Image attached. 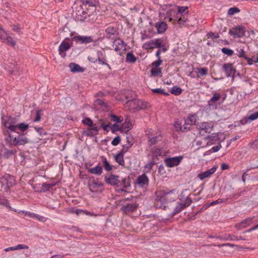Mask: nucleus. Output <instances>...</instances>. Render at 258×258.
Instances as JSON below:
<instances>
[{"mask_svg": "<svg viewBox=\"0 0 258 258\" xmlns=\"http://www.w3.org/2000/svg\"><path fill=\"white\" fill-rule=\"evenodd\" d=\"M120 137L119 136H117L114 138L111 142V144L113 146H117L120 142Z\"/></svg>", "mask_w": 258, "mask_h": 258, "instance_id": "56", "label": "nucleus"}, {"mask_svg": "<svg viewBox=\"0 0 258 258\" xmlns=\"http://www.w3.org/2000/svg\"><path fill=\"white\" fill-rule=\"evenodd\" d=\"M88 171L90 173L92 174L101 175L102 172V168L100 166H97L95 167L89 169Z\"/></svg>", "mask_w": 258, "mask_h": 258, "instance_id": "30", "label": "nucleus"}, {"mask_svg": "<svg viewBox=\"0 0 258 258\" xmlns=\"http://www.w3.org/2000/svg\"><path fill=\"white\" fill-rule=\"evenodd\" d=\"M257 118H258V111L251 114L248 117V119L251 120H253Z\"/></svg>", "mask_w": 258, "mask_h": 258, "instance_id": "61", "label": "nucleus"}, {"mask_svg": "<svg viewBox=\"0 0 258 258\" xmlns=\"http://www.w3.org/2000/svg\"><path fill=\"white\" fill-rule=\"evenodd\" d=\"M54 185L55 184L43 183L42 184V189L41 191H47L49 190L50 188L53 187Z\"/></svg>", "mask_w": 258, "mask_h": 258, "instance_id": "35", "label": "nucleus"}, {"mask_svg": "<svg viewBox=\"0 0 258 258\" xmlns=\"http://www.w3.org/2000/svg\"><path fill=\"white\" fill-rule=\"evenodd\" d=\"M0 205H5L6 207L11 208L9 205L8 201L4 197L0 196Z\"/></svg>", "mask_w": 258, "mask_h": 258, "instance_id": "48", "label": "nucleus"}, {"mask_svg": "<svg viewBox=\"0 0 258 258\" xmlns=\"http://www.w3.org/2000/svg\"><path fill=\"white\" fill-rule=\"evenodd\" d=\"M103 162L104 167L106 170L111 171L112 169V166L109 163L105 158L103 159Z\"/></svg>", "mask_w": 258, "mask_h": 258, "instance_id": "39", "label": "nucleus"}, {"mask_svg": "<svg viewBox=\"0 0 258 258\" xmlns=\"http://www.w3.org/2000/svg\"><path fill=\"white\" fill-rule=\"evenodd\" d=\"M35 129L36 130L37 132L41 136L46 135L47 134L44 130L42 127H35Z\"/></svg>", "mask_w": 258, "mask_h": 258, "instance_id": "57", "label": "nucleus"}, {"mask_svg": "<svg viewBox=\"0 0 258 258\" xmlns=\"http://www.w3.org/2000/svg\"><path fill=\"white\" fill-rule=\"evenodd\" d=\"M72 40L76 42L87 44L93 41V38L91 36H76L72 38Z\"/></svg>", "mask_w": 258, "mask_h": 258, "instance_id": "12", "label": "nucleus"}, {"mask_svg": "<svg viewBox=\"0 0 258 258\" xmlns=\"http://www.w3.org/2000/svg\"><path fill=\"white\" fill-rule=\"evenodd\" d=\"M222 146L220 144V143H219L218 145L215 147H213L210 150H209L208 152H207V154H209L211 153H214L218 151L221 148Z\"/></svg>", "mask_w": 258, "mask_h": 258, "instance_id": "46", "label": "nucleus"}, {"mask_svg": "<svg viewBox=\"0 0 258 258\" xmlns=\"http://www.w3.org/2000/svg\"><path fill=\"white\" fill-rule=\"evenodd\" d=\"M223 69L226 74L227 77H234L235 73V69L232 63H225L223 66Z\"/></svg>", "mask_w": 258, "mask_h": 258, "instance_id": "9", "label": "nucleus"}, {"mask_svg": "<svg viewBox=\"0 0 258 258\" xmlns=\"http://www.w3.org/2000/svg\"><path fill=\"white\" fill-rule=\"evenodd\" d=\"M221 98V95L219 93H215L214 94L212 97L208 101V105L210 106H213L215 103L220 100Z\"/></svg>", "mask_w": 258, "mask_h": 258, "instance_id": "27", "label": "nucleus"}, {"mask_svg": "<svg viewBox=\"0 0 258 258\" xmlns=\"http://www.w3.org/2000/svg\"><path fill=\"white\" fill-rule=\"evenodd\" d=\"M18 119L16 117H9L4 122L5 126L11 131L15 132L17 125Z\"/></svg>", "mask_w": 258, "mask_h": 258, "instance_id": "5", "label": "nucleus"}, {"mask_svg": "<svg viewBox=\"0 0 258 258\" xmlns=\"http://www.w3.org/2000/svg\"><path fill=\"white\" fill-rule=\"evenodd\" d=\"M98 127L94 124L88 129L85 132V135L88 137H93L98 134Z\"/></svg>", "mask_w": 258, "mask_h": 258, "instance_id": "19", "label": "nucleus"}, {"mask_svg": "<svg viewBox=\"0 0 258 258\" xmlns=\"http://www.w3.org/2000/svg\"><path fill=\"white\" fill-rule=\"evenodd\" d=\"M0 182L2 186L4 187V189L6 191L15 184L14 177L9 174H6L0 178Z\"/></svg>", "mask_w": 258, "mask_h": 258, "instance_id": "2", "label": "nucleus"}, {"mask_svg": "<svg viewBox=\"0 0 258 258\" xmlns=\"http://www.w3.org/2000/svg\"><path fill=\"white\" fill-rule=\"evenodd\" d=\"M198 116L195 114L189 115L185 120V123L187 124H195L197 121Z\"/></svg>", "mask_w": 258, "mask_h": 258, "instance_id": "28", "label": "nucleus"}, {"mask_svg": "<svg viewBox=\"0 0 258 258\" xmlns=\"http://www.w3.org/2000/svg\"><path fill=\"white\" fill-rule=\"evenodd\" d=\"M127 104L130 107V109L135 111L141 109H145L147 107V103L139 99H134L128 101Z\"/></svg>", "mask_w": 258, "mask_h": 258, "instance_id": "1", "label": "nucleus"}, {"mask_svg": "<svg viewBox=\"0 0 258 258\" xmlns=\"http://www.w3.org/2000/svg\"><path fill=\"white\" fill-rule=\"evenodd\" d=\"M187 7H180L178 8V11L177 13V17H178L179 15H183L182 14L185 12L186 10H187Z\"/></svg>", "mask_w": 258, "mask_h": 258, "instance_id": "53", "label": "nucleus"}, {"mask_svg": "<svg viewBox=\"0 0 258 258\" xmlns=\"http://www.w3.org/2000/svg\"><path fill=\"white\" fill-rule=\"evenodd\" d=\"M118 178L119 176L117 175H110L108 176H106L105 180L107 183L112 185H116L119 181Z\"/></svg>", "mask_w": 258, "mask_h": 258, "instance_id": "15", "label": "nucleus"}, {"mask_svg": "<svg viewBox=\"0 0 258 258\" xmlns=\"http://www.w3.org/2000/svg\"><path fill=\"white\" fill-rule=\"evenodd\" d=\"M245 28L243 26H237L229 30V34L234 37L241 38L245 34Z\"/></svg>", "mask_w": 258, "mask_h": 258, "instance_id": "4", "label": "nucleus"}, {"mask_svg": "<svg viewBox=\"0 0 258 258\" xmlns=\"http://www.w3.org/2000/svg\"><path fill=\"white\" fill-rule=\"evenodd\" d=\"M113 45L115 46V51L119 55H121L125 49L124 42L119 39L115 40L113 42Z\"/></svg>", "mask_w": 258, "mask_h": 258, "instance_id": "8", "label": "nucleus"}, {"mask_svg": "<svg viewBox=\"0 0 258 258\" xmlns=\"http://www.w3.org/2000/svg\"><path fill=\"white\" fill-rule=\"evenodd\" d=\"M182 156H178L172 158H168L165 159V163L168 167H171L178 165L181 162Z\"/></svg>", "mask_w": 258, "mask_h": 258, "instance_id": "11", "label": "nucleus"}, {"mask_svg": "<svg viewBox=\"0 0 258 258\" xmlns=\"http://www.w3.org/2000/svg\"><path fill=\"white\" fill-rule=\"evenodd\" d=\"M217 167L214 166L212 168L204 172L201 173L198 175V177L201 180L204 179L206 178H207L213 174L216 170Z\"/></svg>", "mask_w": 258, "mask_h": 258, "instance_id": "17", "label": "nucleus"}, {"mask_svg": "<svg viewBox=\"0 0 258 258\" xmlns=\"http://www.w3.org/2000/svg\"><path fill=\"white\" fill-rule=\"evenodd\" d=\"M186 207V205L183 204H179L174 209L173 215L176 214L181 211L182 209Z\"/></svg>", "mask_w": 258, "mask_h": 258, "instance_id": "34", "label": "nucleus"}, {"mask_svg": "<svg viewBox=\"0 0 258 258\" xmlns=\"http://www.w3.org/2000/svg\"><path fill=\"white\" fill-rule=\"evenodd\" d=\"M124 155L122 153L119 152L114 156V159L115 161L118 163L120 165L124 166V161L123 159Z\"/></svg>", "mask_w": 258, "mask_h": 258, "instance_id": "29", "label": "nucleus"}, {"mask_svg": "<svg viewBox=\"0 0 258 258\" xmlns=\"http://www.w3.org/2000/svg\"><path fill=\"white\" fill-rule=\"evenodd\" d=\"M137 208L136 204H127L122 207V210L125 213H130L134 211Z\"/></svg>", "mask_w": 258, "mask_h": 258, "instance_id": "21", "label": "nucleus"}, {"mask_svg": "<svg viewBox=\"0 0 258 258\" xmlns=\"http://www.w3.org/2000/svg\"><path fill=\"white\" fill-rule=\"evenodd\" d=\"M137 60V57L132 52H128L126 56V61L129 63H134Z\"/></svg>", "mask_w": 258, "mask_h": 258, "instance_id": "31", "label": "nucleus"}, {"mask_svg": "<svg viewBox=\"0 0 258 258\" xmlns=\"http://www.w3.org/2000/svg\"><path fill=\"white\" fill-rule=\"evenodd\" d=\"M8 35V34L5 29L0 26V40L3 42Z\"/></svg>", "mask_w": 258, "mask_h": 258, "instance_id": "41", "label": "nucleus"}, {"mask_svg": "<svg viewBox=\"0 0 258 258\" xmlns=\"http://www.w3.org/2000/svg\"><path fill=\"white\" fill-rule=\"evenodd\" d=\"M192 203L191 199L189 197H187L185 201V203H183L184 205H186V207L189 206Z\"/></svg>", "mask_w": 258, "mask_h": 258, "instance_id": "64", "label": "nucleus"}, {"mask_svg": "<svg viewBox=\"0 0 258 258\" xmlns=\"http://www.w3.org/2000/svg\"><path fill=\"white\" fill-rule=\"evenodd\" d=\"M29 247L28 246L24 244H18L17 246H15V250L20 249H28Z\"/></svg>", "mask_w": 258, "mask_h": 258, "instance_id": "63", "label": "nucleus"}, {"mask_svg": "<svg viewBox=\"0 0 258 258\" xmlns=\"http://www.w3.org/2000/svg\"><path fill=\"white\" fill-rule=\"evenodd\" d=\"M151 72L153 76H158L161 74L162 69L160 68H152Z\"/></svg>", "mask_w": 258, "mask_h": 258, "instance_id": "43", "label": "nucleus"}, {"mask_svg": "<svg viewBox=\"0 0 258 258\" xmlns=\"http://www.w3.org/2000/svg\"><path fill=\"white\" fill-rule=\"evenodd\" d=\"M162 61H163L161 59H158V60L154 61L152 64L153 66L157 68L161 64Z\"/></svg>", "mask_w": 258, "mask_h": 258, "instance_id": "62", "label": "nucleus"}, {"mask_svg": "<svg viewBox=\"0 0 258 258\" xmlns=\"http://www.w3.org/2000/svg\"><path fill=\"white\" fill-rule=\"evenodd\" d=\"M198 73L201 76H206L208 73V69L206 68L198 69Z\"/></svg>", "mask_w": 258, "mask_h": 258, "instance_id": "50", "label": "nucleus"}, {"mask_svg": "<svg viewBox=\"0 0 258 258\" xmlns=\"http://www.w3.org/2000/svg\"><path fill=\"white\" fill-rule=\"evenodd\" d=\"M181 92L182 89L180 87L176 86L173 87L170 91L171 93L175 95H178L180 94Z\"/></svg>", "mask_w": 258, "mask_h": 258, "instance_id": "36", "label": "nucleus"}, {"mask_svg": "<svg viewBox=\"0 0 258 258\" xmlns=\"http://www.w3.org/2000/svg\"><path fill=\"white\" fill-rule=\"evenodd\" d=\"M28 127V124L22 122L20 123H18L16 126V130L17 129H19L22 132H24L26 131Z\"/></svg>", "mask_w": 258, "mask_h": 258, "instance_id": "38", "label": "nucleus"}, {"mask_svg": "<svg viewBox=\"0 0 258 258\" xmlns=\"http://www.w3.org/2000/svg\"><path fill=\"white\" fill-rule=\"evenodd\" d=\"M132 146V144L130 145V146L123 145L122 149L121 150V151L119 152L124 155L128 151V150Z\"/></svg>", "mask_w": 258, "mask_h": 258, "instance_id": "60", "label": "nucleus"}, {"mask_svg": "<svg viewBox=\"0 0 258 258\" xmlns=\"http://www.w3.org/2000/svg\"><path fill=\"white\" fill-rule=\"evenodd\" d=\"M83 4L88 5L89 7L95 6L96 2L91 0H82Z\"/></svg>", "mask_w": 258, "mask_h": 258, "instance_id": "52", "label": "nucleus"}, {"mask_svg": "<svg viewBox=\"0 0 258 258\" xmlns=\"http://www.w3.org/2000/svg\"><path fill=\"white\" fill-rule=\"evenodd\" d=\"M208 246H217L219 247H222L223 246H230V247H233L235 246V245H234L233 244H230V243H224V244H220L218 245H216L215 244H212L210 245H208Z\"/></svg>", "mask_w": 258, "mask_h": 258, "instance_id": "55", "label": "nucleus"}, {"mask_svg": "<svg viewBox=\"0 0 258 258\" xmlns=\"http://www.w3.org/2000/svg\"><path fill=\"white\" fill-rule=\"evenodd\" d=\"M6 69L11 75H16L18 71L16 60L12 58L9 60L7 64Z\"/></svg>", "mask_w": 258, "mask_h": 258, "instance_id": "7", "label": "nucleus"}, {"mask_svg": "<svg viewBox=\"0 0 258 258\" xmlns=\"http://www.w3.org/2000/svg\"><path fill=\"white\" fill-rule=\"evenodd\" d=\"M3 42L6 43L8 45H11L12 46H14L16 45V42L13 40L12 37L9 35V34Z\"/></svg>", "mask_w": 258, "mask_h": 258, "instance_id": "32", "label": "nucleus"}, {"mask_svg": "<svg viewBox=\"0 0 258 258\" xmlns=\"http://www.w3.org/2000/svg\"><path fill=\"white\" fill-rule=\"evenodd\" d=\"M254 217H248L247 219L243 220L240 223L236 224L235 227L238 229H241L244 228L250 225L253 222Z\"/></svg>", "mask_w": 258, "mask_h": 258, "instance_id": "13", "label": "nucleus"}, {"mask_svg": "<svg viewBox=\"0 0 258 258\" xmlns=\"http://www.w3.org/2000/svg\"><path fill=\"white\" fill-rule=\"evenodd\" d=\"M102 185H103L101 182H98L94 179L92 181H90L89 182V189L92 192L97 191L98 189L100 187L102 186Z\"/></svg>", "mask_w": 258, "mask_h": 258, "instance_id": "16", "label": "nucleus"}, {"mask_svg": "<svg viewBox=\"0 0 258 258\" xmlns=\"http://www.w3.org/2000/svg\"><path fill=\"white\" fill-rule=\"evenodd\" d=\"M1 152L3 157L8 159L11 156L15 154L17 151L16 150H8L5 148H4V149L1 151Z\"/></svg>", "mask_w": 258, "mask_h": 258, "instance_id": "22", "label": "nucleus"}, {"mask_svg": "<svg viewBox=\"0 0 258 258\" xmlns=\"http://www.w3.org/2000/svg\"><path fill=\"white\" fill-rule=\"evenodd\" d=\"M110 117L112 121L116 123H120L123 121V118L121 116H117L113 114H110Z\"/></svg>", "mask_w": 258, "mask_h": 258, "instance_id": "37", "label": "nucleus"}, {"mask_svg": "<svg viewBox=\"0 0 258 258\" xmlns=\"http://www.w3.org/2000/svg\"><path fill=\"white\" fill-rule=\"evenodd\" d=\"M178 24L181 26L184 25V23L187 21V19L183 15H179L177 17Z\"/></svg>", "mask_w": 258, "mask_h": 258, "instance_id": "40", "label": "nucleus"}, {"mask_svg": "<svg viewBox=\"0 0 258 258\" xmlns=\"http://www.w3.org/2000/svg\"><path fill=\"white\" fill-rule=\"evenodd\" d=\"M152 92L153 93L162 94H164L165 95H169V93H168L165 92V90L164 89H161V88H157V89H153L152 90Z\"/></svg>", "mask_w": 258, "mask_h": 258, "instance_id": "54", "label": "nucleus"}, {"mask_svg": "<svg viewBox=\"0 0 258 258\" xmlns=\"http://www.w3.org/2000/svg\"><path fill=\"white\" fill-rule=\"evenodd\" d=\"M97 60L100 64L102 65H108L106 62V59L105 58V52L103 50H98L97 52Z\"/></svg>", "mask_w": 258, "mask_h": 258, "instance_id": "18", "label": "nucleus"}, {"mask_svg": "<svg viewBox=\"0 0 258 258\" xmlns=\"http://www.w3.org/2000/svg\"><path fill=\"white\" fill-rule=\"evenodd\" d=\"M165 154V151L162 148L156 149L154 151V154L156 156H164Z\"/></svg>", "mask_w": 258, "mask_h": 258, "instance_id": "45", "label": "nucleus"}, {"mask_svg": "<svg viewBox=\"0 0 258 258\" xmlns=\"http://www.w3.org/2000/svg\"><path fill=\"white\" fill-rule=\"evenodd\" d=\"M240 10L236 7L231 8L229 9L228 14L230 16H232L236 13L239 12Z\"/></svg>", "mask_w": 258, "mask_h": 258, "instance_id": "47", "label": "nucleus"}, {"mask_svg": "<svg viewBox=\"0 0 258 258\" xmlns=\"http://www.w3.org/2000/svg\"><path fill=\"white\" fill-rule=\"evenodd\" d=\"M158 33H164L167 29V25L164 22H158L155 24Z\"/></svg>", "mask_w": 258, "mask_h": 258, "instance_id": "20", "label": "nucleus"}, {"mask_svg": "<svg viewBox=\"0 0 258 258\" xmlns=\"http://www.w3.org/2000/svg\"><path fill=\"white\" fill-rule=\"evenodd\" d=\"M10 141L16 145H23L29 142V139L24 136H18V137H13L10 135Z\"/></svg>", "mask_w": 258, "mask_h": 258, "instance_id": "6", "label": "nucleus"}, {"mask_svg": "<svg viewBox=\"0 0 258 258\" xmlns=\"http://www.w3.org/2000/svg\"><path fill=\"white\" fill-rule=\"evenodd\" d=\"M162 192L161 191L157 193V197L156 199V204L158 205V202L163 203L165 201V198L162 197Z\"/></svg>", "mask_w": 258, "mask_h": 258, "instance_id": "42", "label": "nucleus"}, {"mask_svg": "<svg viewBox=\"0 0 258 258\" xmlns=\"http://www.w3.org/2000/svg\"><path fill=\"white\" fill-rule=\"evenodd\" d=\"M148 182L149 179L145 174L139 176L137 180V183L142 186L145 185H148Z\"/></svg>", "mask_w": 258, "mask_h": 258, "instance_id": "23", "label": "nucleus"}, {"mask_svg": "<svg viewBox=\"0 0 258 258\" xmlns=\"http://www.w3.org/2000/svg\"><path fill=\"white\" fill-rule=\"evenodd\" d=\"M70 70L73 73L76 72H83L84 70L83 68L81 67L79 64L75 63H71L69 64Z\"/></svg>", "mask_w": 258, "mask_h": 258, "instance_id": "25", "label": "nucleus"}, {"mask_svg": "<svg viewBox=\"0 0 258 258\" xmlns=\"http://www.w3.org/2000/svg\"><path fill=\"white\" fill-rule=\"evenodd\" d=\"M163 41L160 39H155L149 42H147L143 45V48L145 49H153L155 47L162 48Z\"/></svg>", "mask_w": 258, "mask_h": 258, "instance_id": "3", "label": "nucleus"}, {"mask_svg": "<svg viewBox=\"0 0 258 258\" xmlns=\"http://www.w3.org/2000/svg\"><path fill=\"white\" fill-rule=\"evenodd\" d=\"M84 124L87 125L89 127H91L94 125L92 120L89 118H85L82 120Z\"/></svg>", "mask_w": 258, "mask_h": 258, "instance_id": "51", "label": "nucleus"}, {"mask_svg": "<svg viewBox=\"0 0 258 258\" xmlns=\"http://www.w3.org/2000/svg\"><path fill=\"white\" fill-rule=\"evenodd\" d=\"M221 50L224 54H227L228 56H232L234 53V52L232 49L227 47H223Z\"/></svg>", "mask_w": 258, "mask_h": 258, "instance_id": "44", "label": "nucleus"}, {"mask_svg": "<svg viewBox=\"0 0 258 258\" xmlns=\"http://www.w3.org/2000/svg\"><path fill=\"white\" fill-rule=\"evenodd\" d=\"M237 55L239 57H244V58L246 57L245 52L243 49L240 48L239 49H237Z\"/></svg>", "mask_w": 258, "mask_h": 258, "instance_id": "58", "label": "nucleus"}, {"mask_svg": "<svg viewBox=\"0 0 258 258\" xmlns=\"http://www.w3.org/2000/svg\"><path fill=\"white\" fill-rule=\"evenodd\" d=\"M111 130L112 133H115V132L122 130V126H119L118 124L114 123L112 125Z\"/></svg>", "mask_w": 258, "mask_h": 258, "instance_id": "49", "label": "nucleus"}, {"mask_svg": "<svg viewBox=\"0 0 258 258\" xmlns=\"http://www.w3.org/2000/svg\"><path fill=\"white\" fill-rule=\"evenodd\" d=\"M213 127L211 123L203 122L200 125V134L201 135H205L206 133H210Z\"/></svg>", "mask_w": 258, "mask_h": 258, "instance_id": "10", "label": "nucleus"}, {"mask_svg": "<svg viewBox=\"0 0 258 258\" xmlns=\"http://www.w3.org/2000/svg\"><path fill=\"white\" fill-rule=\"evenodd\" d=\"M162 136L160 135L156 136H153L149 135L148 136V142L150 143L151 145H155L162 140Z\"/></svg>", "mask_w": 258, "mask_h": 258, "instance_id": "24", "label": "nucleus"}, {"mask_svg": "<svg viewBox=\"0 0 258 258\" xmlns=\"http://www.w3.org/2000/svg\"><path fill=\"white\" fill-rule=\"evenodd\" d=\"M71 48V45L67 42L63 41L60 44L58 48V52L60 55L64 57L66 55L65 51L69 50Z\"/></svg>", "mask_w": 258, "mask_h": 258, "instance_id": "14", "label": "nucleus"}, {"mask_svg": "<svg viewBox=\"0 0 258 258\" xmlns=\"http://www.w3.org/2000/svg\"><path fill=\"white\" fill-rule=\"evenodd\" d=\"M105 32L107 33V36L108 37H110L111 36L114 35L116 32V29L114 27L112 26H109L105 30Z\"/></svg>", "mask_w": 258, "mask_h": 258, "instance_id": "33", "label": "nucleus"}, {"mask_svg": "<svg viewBox=\"0 0 258 258\" xmlns=\"http://www.w3.org/2000/svg\"><path fill=\"white\" fill-rule=\"evenodd\" d=\"M133 121H131L129 118H126L124 123L122 124V130L125 131H130L133 127Z\"/></svg>", "mask_w": 258, "mask_h": 258, "instance_id": "26", "label": "nucleus"}, {"mask_svg": "<svg viewBox=\"0 0 258 258\" xmlns=\"http://www.w3.org/2000/svg\"><path fill=\"white\" fill-rule=\"evenodd\" d=\"M41 110H38L36 112V116L35 119H34V121H39L41 118Z\"/></svg>", "mask_w": 258, "mask_h": 258, "instance_id": "59", "label": "nucleus"}]
</instances>
